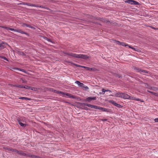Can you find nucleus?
I'll return each mask as SVG.
<instances>
[{
    "label": "nucleus",
    "mask_w": 158,
    "mask_h": 158,
    "mask_svg": "<svg viewBox=\"0 0 158 158\" xmlns=\"http://www.w3.org/2000/svg\"><path fill=\"white\" fill-rule=\"evenodd\" d=\"M64 53L66 55L71 56L75 58L82 59L85 60H88L90 58L89 56L85 55L77 54L72 53L68 52H65Z\"/></svg>",
    "instance_id": "obj_1"
},
{
    "label": "nucleus",
    "mask_w": 158,
    "mask_h": 158,
    "mask_svg": "<svg viewBox=\"0 0 158 158\" xmlns=\"http://www.w3.org/2000/svg\"><path fill=\"white\" fill-rule=\"evenodd\" d=\"M115 41V42L118 44V45H121L123 46H128L129 48H130L133 50H135V51H138V49H136L135 48H134V47H131V46L128 45V44H126L125 43H122V42H120V41H117L116 40H114Z\"/></svg>",
    "instance_id": "obj_2"
},
{
    "label": "nucleus",
    "mask_w": 158,
    "mask_h": 158,
    "mask_svg": "<svg viewBox=\"0 0 158 158\" xmlns=\"http://www.w3.org/2000/svg\"><path fill=\"white\" fill-rule=\"evenodd\" d=\"M122 98H123L125 99H131V100H136L137 101H139V99H136V98L135 97H131L130 95H128L127 94L122 93Z\"/></svg>",
    "instance_id": "obj_3"
},
{
    "label": "nucleus",
    "mask_w": 158,
    "mask_h": 158,
    "mask_svg": "<svg viewBox=\"0 0 158 158\" xmlns=\"http://www.w3.org/2000/svg\"><path fill=\"white\" fill-rule=\"evenodd\" d=\"M93 108L96 109H98L100 110H101L102 111L104 112H110V110L107 108H103L100 106H96L94 105Z\"/></svg>",
    "instance_id": "obj_4"
},
{
    "label": "nucleus",
    "mask_w": 158,
    "mask_h": 158,
    "mask_svg": "<svg viewBox=\"0 0 158 158\" xmlns=\"http://www.w3.org/2000/svg\"><path fill=\"white\" fill-rule=\"evenodd\" d=\"M11 30L10 31H15V32H18L19 33H20L22 34H25L27 35L28 36H29V35L28 34V33L23 31L22 30H21V29H14V28H11Z\"/></svg>",
    "instance_id": "obj_5"
},
{
    "label": "nucleus",
    "mask_w": 158,
    "mask_h": 158,
    "mask_svg": "<svg viewBox=\"0 0 158 158\" xmlns=\"http://www.w3.org/2000/svg\"><path fill=\"white\" fill-rule=\"evenodd\" d=\"M78 104L81 106H87L89 107H91V108H93L94 105H92L91 104L82 103V102H79Z\"/></svg>",
    "instance_id": "obj_6"
},
{
    "label": "nucleus",
    "mask_w": 158,
    "mask_h": 158,
    "mask_svg": "<svg viewBox=\"0 0 158 158\" xmlns=\"http://www.w3.org/2000/svg\"><path fill=\"white\" fill-rule=\"evenodd\" d=\"M96 97H88L85 99V101L87 102H90L93 100H96Z\"/></svg>",
    "instance_id": "obj_7"
},
{
    "label": "nucleus",
    "mask_w": 158,
    "mask_h": 158,
    "mask_svg": "<svg viewBox=\"0 0 158 158\" xmlns=\"http://www.w3.org/2000/svg\"><path fill=\"white\" fill-rule=\"evenodd\" d=\"M16 153H18L21 156H25L27 157L28 154L24 153L22 151H18L17 150Z\"/></svg>",
    "instance_id": "obj_8"
},
{
    "label": "nucleus",
    "mask_w": 158,
    "mask_h": 158,
    "mask_svg": "<svg viewBox=\"0 0 158 158\" xmlns=\"http://www.w3.org/2000/svg\"><path fill=\"white\" fill-rule=\"evenodd\" d=\"M110 102L112 103L113 105H114L115 106H117L118 108H121L122 107V106L120 104H117V103L115 102L113 100H110Z\"/></svg>",
    "instance_id": "obj_9"
},
{
    "label": "nucleus",
    "mask_w": 158,
    "mask_h": 158,
    "mask_svg": "<svg viewBox=\"0 0 158 158\" xmlns=\"http://www.w3.org/2000/svg\"><path fill=\"white\" fill-rule=\"evenodd\" d=\"M23 5H27L28 6H34V7H37L38 6V5H35L34 4H31L30 3H26V2H23Z\"/></svg>",
    "instance_id": "obj_10"
},
{
    "label": "nucleus",
    "mask_w": 158,
    "mask_h": 158,
    "mask_svg": "<svg viewBox=\"0 0 158 158\" xmlns=\"http://www.w3.org/2000/svg\"><path fill=\"white\" fill-rule=\"evenodd\" d=\"M134 69H135V70L137 71L138 72H142V73H148V72L147 71H145V70H143L140 69H139L137 67H135L134 68Z\"/></svg>",
    "instance_id": "obj_11"
},
{
    "label": "nucleus",
    "mask_w": 158,
    "mask_h": 158,
    "mask_svg": "<svg viewBox=\"0 0 158 158\" xmlns=\"http://www.w3.org/2000/svg\"><path fill=\"white\" fill-rule=\"evenodd\" d=\"M7 45L6 43L4 42L0 43V48L1 49H3L4 48L6 47Z\"/></svg>",
    "instance_id": "obj_12"
},
{
    "label": "nucleus",
    "mask_w": 158,
    "mask_h": 158,
    "mask_svg": "<svg viewBox=\"0 0 158 158\" xmlns=\"http://www.w3.org/2000/svg\"><path fill=\"white\" fill-rule=\"evenodd\" d=\"M66 96H68V97H69L70 98H72V99H75V97L74 96H73L72 94H70L69 93H65V94Z\"/></svg>",
    "instance_id": "obj_13"
},
{
    "label": "nucleus",
    "mask_w": 158,
    "mask_h": 158,
    "mask_svg": "<svg viewBox=\"0 0 158 158\" xmlns=\"http://www.w3.org/2000/svg\"><path fill=\"white\" fill-rule=\"evenodd\" d=\"M28 156L27 157H30L32 158H43L42 157H41L39 156L34 155H32L30 154H28Z\"/></svg>",
    "instance_id": "obj_14"
},
{
    "label": "nucleus",
    "mask_w": 158,
    "mask_h": 158,
    "mask_svg": "<svg viewBox=\"0 0 158 158\" xmlns=\"http://www.w3.org/2000/svg\"><path fill=\"white\" fill-rule=\"evenodd\" d=\"M92 17L91 18V19L99 20L100 21H102V19H103V18H100L98 17H94L93 16H92Z\"/></svg>",
    "instance_id": "obj_15"
},
{
    "label": "nucleus",
    "mask_w": 158,
    "mask_h": 158,
    "mask_svg": "<svg viewBox=\"0 0 158 158\" xmlns=\"http://www.w3.org/2000/svg\"><path fill=\"white\" fill-rule=\"evenodd\" d=\"M122 93H120V92H118V93H116L115 94V96L116 97L122 98Z\"/></svg>",
    "instance_id": "obj_16"
},
{
    "label": "nucleus",
    "mask_w": 158,
    "mask_h": 158,
    "mask_svg": "<svg viewBox=\"0 0 158 158\" xmlns=\"http://www.w3.org/2000/svg\"><path fill=\"white\" fill-rule=\"evenodd\" d=\"M6 149L8 151H11L12 152H14L15 153H16L17 151V150L15 149H13L11 148H7Z\"/></svg>",
    "instance_id": "obj_17"
},
{
    "label": "nucleus",
    "mask_w": 158,
    "mask_h": 158,
    "mask_svg": "<svg viewBox=\"0 0 158 158\" xmlns=\"http://www.w3.org/2000/svg\"><path fill=\"white\" fill-rule=\"evenodd\" d=\"M101 21L104 23L107 24L108 25H110L111 24V23L109 21L104 19L103 18V19H102V21Z\"/></svg>",
    "instance_id": "obj_18"
},
{
    "label": "nucleus",
    "mask_w": 158,
    "mask_h": 158,
    "mask_svg": "<svg viewBox=\"0 0 158 158\" xmlns=\"http://www.w3.org/2000/svg\"><path fill=\"white\" fill-rule=\"evenodd\" d=\"M75 83L77 84L78 86L81 87L83 86L84 85L83 83H81L78 81H76Z\"/></svg>",
    "instance_id": "obj_19"
},
{
    "label": "nucleus",
    "mask_w": 158,
    "mask_h": 158,
    "mask_svg": "<svg viewBox=\"0 0 158 158\" xmlns=\"http://www.w3.org/2000/svg\"><path fill=\"white\" fill-rule=\"evenodd\" d=\"M133 0H126L125 1V3L130 4L131 5H132Z\"/></svg>",
    "instance_id": "obj_20"
},
{
    "label": "nucleus",
    "mask_w": 158,
    "mask_h": 158,
    "mask_svg": "<svg viewBox=\"0 0 158 158\" xmlns=\"http://www.w3.org/2000/svg\"><path fill=\"white\" fill-rule=\"evenodd\" d=\"M86 69L89 71H95L96 70V69L95 68H91L89 67H87Z\"/></svg>",
    "instance_id": "obj_21"
},
{
    "label": "nucleus",
    "mask_w": 158,
    "mask_h": 158,
    "mask_svg": "<svg viewBox=\"0 0 158 158\" xmlns=\"http://www.w3.org/2000/svg\"><path fill=\"white\" fill-rule=\"evenodd\" d=\"M13 86L14 87L23 88V85H13Z\"/></svg>",
    "instance_id": "obj_22"
},
{
    "label": "nucleus",
    "mask_w": 158,
    "mask_h": 158,
    "mask_svg": "<svg viewBox=\"0 0 158 158\" xmlns=\"http://www.w3.org/2000/svg\"><path fill=\"white\" fill-rule=\"evenodd\" d=\"M12 69L15 70H19L21 71L22 72H24V70L23 69H19V68H12Z\"/></svg>",
    "instance_id": "obj_23"
},
{
    "label": "nucleus",
    "mask_w": 158,
    "mask_h": 158,
    "mask_svg": "<svg viewBox=\"0 0 158 158\" xmlns=\"http://www.w3.org/2000/svg\"><path fill=\"white\" fill-rule=\"evenodd\" d=\"M18 53L19 55L23 56H26V55L22 51H18Z\"/></svg>",
    "instance_id": "obj_24"
},
{
    "label": "nucleus",
    "mask_w": 158,
    "mask_h": 158,
    "mask_svg": "<svg viewBox=\"0 0 158 158\" xmlns=\"http://www.w3.org/2000/svg\"><path fill=\"white\" fill-rule=\"evenodd\" d=\"M38 5V6H37V7H39L42 8H44L47 9L48 10H51V9H50L48 8L47 7H45L44 6H41V5L40 6L39 5Z\"/></svg>",
    "instance_id": "obj_25"
},
{
    "label": "nucleus",
    "mask_w": 158,
    "mask_h": 158,
    "mask_svg": "<svg viewBox=\"0 0 158 158\" xmlns=\"http://www.w3.org/2000/svg\"><path fill=\"white\" fill-rule=\"evenodd\" d=\"M20 99H21L22 100H31V99L30 98H28L26 97H21L19 98Z\"/></svg>",
    "instance_id": "obj_26"
},
{
    "label": "nucleus",
    "mask_w": 158,
    "mask_h": 158,
    "mask_svg": "<svg viewBox=\"0 0 158 158\" xmlns=\"http://www.w3.org/2000/svg\"><path fill=\"white\" fill-rule=\"evenodd\" d=\"M149 93H150L152 94H153L155 96H157L158 97V94L156 93H155V92H152V91L149 90Z\"/></svg>",
    "instance_id": "obj_27"
},
{
    "label": "nucleus",
    "mask_w": 158,
    "mask_h": 158,
    "mask_svg": "<svg viewBox=\"0 0 158 158\" xmlns=\"http://www.w3.org/2000/svg\"><path fill=\"white\" fill-rule=\"evenodd\" d=\"M31 87L28 86V85H25V86H23V88H25L27 89L31 90Z\"/></svg>",
    "instance_id": "obj_28"
},
{
    "label": "nucleus",
    "mask_w": 158,
    "mask_h": 158,
    "mask_svg": "<svg viewBox=\"0 0 158 158\" xmlns=\"http://www.w3.org/2000/svg\"><path fill=\"white\" fill-rule=\"evenodd\" d=\"M156 87H152L149 86V89L156 91Z\"/></svg>",
    "instance_id": "obj_29"
},
{
    "label": "nucleus",
    "mask_w": 158,
    "mask_h": 158,
    "mask_svg": "<svg viewBox=\"0 0 158 158\" xmlns=\"http://www.w3.org/2000/svg\"><path fill=\"white\" fill-rule=\"evenodd\" d=\"M133 4L132 5H140V4L138 2H137V1H134L133 0Z\"/></svg>",
    "instance_id": "obj_30"
},
{
    "label": "nucleus",
    "mask_w": 158,
    "mask_h": 158,
    "mask_svg": "<svg viewBox=\"0 0 158 158\" xmlns=\"http://www.w3.org/2000/svg\"><path fill=\"white\" fill-rule=\"evenodd\" d=\"M19 124L21 126L24 127H26L27 125V124L23 123L22 122H20Z\"/></svg>",
    "instance_id": "obj_31"
},
{
    "label": "nucleus",
    "mask_w": 158,
    "mask_h": 158,
    "mask_svg": "<svg viewBox=\"0 0 158 158\" xmlns=\"http://www.w3.org/2000/svg\"><path fill=\"white\" fill-rule=\"evenodd\" d=\"M30 25L26 23H24L23 24V26L24 27H30Z\"/></svg>",
    "instance_id": "obj_32"
},
{
    "label": "nucleus",
    "mask_w": 158,
    "mask_h": 158,
    "mask_svg": "<svg viewBox=\"0 0 158 158\" xmlns=\"http://www.w3.org/2000/svg\"><path fill=\"white\" fill-rule=\"evenodd\" d=\"M0 58L2 59H3L4 60H6L7 61H8V59L7 58H6V57H4V56H0Z\"/></svg>",
    "instance_id": "obj_33"
},
{
    "label": "nucleus",
    "mask_w": 158,
    "mask_h": 158,
    "mask_svg": "<svg viewBox=\"0 0 158 158\" xmlns=\"http://www.w3.org/2000/svg\"><path fill=\"white\" fill-rule=\"evenodd\" d=\"M90 22L91 23H94L95 24H97V25H99L100 26H102L101 24L100 23H98L96 22H94V21H90Z\"/></svg>",
    "instance_id": "obj_34"
},
{
    "label": "nucleus",
    "mask_w": 158,
    "mask_h": 158,
    "mask_svg": "<svg viewBox=\"0 0 158 158\" xmlns=\"http://www.w3.org/2000/svg\"><path fill=\"white\" fill-rule=\"evenodd\" d=\"M31 90L34 91H36L37 90V88L31 87Z\"/></svg>",
    "instance_id": "obj_35"
},
{
    "label": "nucleus",
    "mask_w": 158,
    "mask_h": 158,
    "mask_svg": "<svg viewBox=\"0 0 158 158\" xmlns=\"http://www.w3.org/2000/svg\"><path fill=\"white\" fill-rule=\"evenodd\" d=\"M82 87H83V89H84L85 90H87V89H89V87L87 86H82Z\"/></svg>",
    "instance_id": "obj_36"
},
{
    "label": "nucleus",
    "mask_w": 158,
    "mask_h": 158,
    "mask_svg": "<svg viewBox=\"0 0 158 158\" xmlns=\"http://www.w3.org/2000/svg\"><path fill=\"white\" fill-rule=\"evenodd\" d=\"M3 28H5L7 30H11V28H10V27H3Z\"/></svg>",
    "instance_id": "obj_37"
},
{
    "label": "nucleus",
    "mask_w": 158,
    "mask_h": 158,
    "mask_svg": "<svg viewBox=\"0 0 158 158\" xmlns=\"http://www.w3.org/2000/svg\"><path fill=\"white\" fill-rule=\"evenodd\" d=\"M149 27H150L153 29H154V30H157L158 29V28H156L155 27H154L153 26H150V25H149Z\"/></svg>",
    "instance_id": "obj_38"
},
{
    "label": "nucleus",
    "mask_w": 158,
    "mask_h": 158,
    "mask_svg": "<svg viewBox=\"0 0 158 158\" xmlns=\"http://www.w3.org/2000/svg\"><path fill=\"white\" fill-rule=\"evenodd\" d=\"M114 76H115L116 77H118V78H120V77H121V76L120 75H118V74H114Z\"/></svg>",
    "instance_id": "obj_39"
},
{
    "label": "nucleus",
    "mask_w": 158,
    "mask_h": 158,
    "mask_svg": "<svg viewBox=\"0 0 158 158\" xmlns=\"http://www.w3.org/2000/svg\"><path fill=\"white\" fill-rule=\"evenodd\" d=\"M82 109H83V110H89V109L87 107H84L83 108H81Z\"/></svg>",
    "instance_id": "obj_40"
},
{
    "label": "nucleus",
    "mask_w": 158,
    "mask_h": 158,
    "mask_svg": "<svg viewBox=\"0 0 158 158\" xmlns=\"http://www.w3.org/2000/svg\"><path fill=\"white\" fill-rule=\"evenodd\" d=\"M65 93H64L63 92H62V91H60L59 94H61L62 95H65Z\"/></svg>",
    "instance_id": "obj_41"
},
{
    "label": "nucleus",
    "mask_w": 158,
    "mask_h": 158,
    "mask_svg": "<svg viewBox=\"0 0 158 158\" xmlns=\"http://www.w3.org/2000/svg\"><path fill=\"white\" fill-rule=\"evenodd\" d=\"M53 40H47V41H48V43H53Z\"/></svg>",
    "instance_id": "obj_42"
},
{
    "label": "nucleus",
    "mask_w": 158,
    "mask_h": 158,
    "mask_svg": "<svg viewBox=\"0 0 158 158\" xmlns=\"http://www.w3.org/2000/svg\"><path fill=\"white\" fill-rule=\"evenodd\" d=\"M59 92H60V91H59V90H54V92L56 93V94H59Z\"/></svg>",
    "instance_id": "obj_43"
},
{
    "label": "nucleus",
    "mask_w": 158,
    "mask_h": 158,
    "mask_svg": "<svg viewBox=\"0 0 158 158\" xmlns=\"http://www.w3.org/2000/svg\"><path fill=\"white\" fill-rule=\"evenodd\" d=\"M17 119L18 122L19 124L20 122H21V121L19 118H17Z\"/></svg>",
    "instance_id": "obj_44"
},
{
    "label": "nucleus",
    "mask_w": 158,
    "mask_h": 158,
    "mask_svg": "<svg viewBox=\"0 0 158 158\" xmlns=\"http://www.w3.org/2000/svg\"><path fill=\"white\" fill-rule=\"evenodd\" d=\"M74 65L77 67H81V65L77 64H74Z\"/></svg>",
    "instance_id": "obj_45"
},
{
    "label": "nucleus",
    "mask_w": 158,
    "mask_h": 158,
    "mask_svg": "<svg viewBox=\"0 0 158 158\" xmlns=\"http://www.w3.org/2000/svg\"><path fill=\"white\" fill-rule=\"evenodd\" d=\"M30 27L29 28H30L33 29L35 30V27H34L33 26H32L31 25L30 26Z\"/></svg>",
    "instance_id": "obj_46"
},
{
    "label": "nucleus",
    "mask_w": 158,
    "mask_h": 158,
    "mask_svg": "<svg viewBox=\"0 0 158 158\" xmlns=\"http://www.w3.org/2000/svg\"><path fill=\"white\" fill-rule=\"evenodd\" d=\"M154 121L156 122H158V118H156L154 119Z\"/></svg>",
    "instance_id": "obj_47"
},
{
    "label": "nucleus",
    "mask_w": 158,
    "mask_h": 158,
    "mask_svg": "<svg viewBox=\"0 0 158 158\" xmlns=\"http://www.w3.org/2000/svg\"><path fill=\"white\" fill-rule=\"evenodd\" d=\"M81 68H85V69H86L87 67H85V66L81 65Z\"/></svg>",
    "instance_id": "obj_48"
},
{
    "label": "nucleus",
    "mask_w": 158,
    "mask_h": 158,
    "mask_svg": "<svg viewBox=\"0 0 158 158\" xmlns=\"http://www.w3.org/2000/svg\"><path fill=\"white\" fill-rule=\"evenodd\" d=\"M105 90L104 89H102V92L105 93Z\"/></svg>",
    "instance_id": "obj_49"
},
{
    "label": "nucleus",
    "mask_w": 158,
    "mask_h": 158,
    "mask_svg": "<svg viewBox=\"0 0 158 158\" xmlns=\"http://www.w3.org/2000/svg\"><path fill=\"white\" fill-rule=\"evenodd\" d=\"M105 92H107V91H109V92H111V91L110 90H109L108 89H107V90H105Z\"/></svg>",
    "instance_id": "obj_50"
},
{
    "label": "nucleus",
    "mask_w": 158,
    "mask_h": 158,
    "mask_svg": "<svg viewBox=\"0 0 158 158\" xmlns=\"http://www.w3.org/2000/svg\"><path fill=\"white\" fill-rule=\"evenodd\" d=\"M99 94H104V93H103V92H100Z\"/></svg>",
    "instance_id": "obj_51"
},
{
    "label": "nucleus",
    "mask_w": 158,
    "mask_h": 158,
    "mask_svg": "<svg viewBox=\"0 0 158 158\" xmlns=\"http://www.w3.org/2000/svg\"><path fill=\"white\" fill-rule=\"evenodd\" d=\"M107 120V119H104L102 120V121H106Z\"/></svg>",
    "instance_id": "obj_52"
},
{
    "label": "nucleus",
    "mask_w": 158,
    "mask_h": 158,
    "mask_svg": "<svg viewBox=\"0 0 158 158\" xmlns=\"http://www.w3.org/2000/svg\"><path fill=\"white\" fill-rule=\"evenodd\" d=\"M22 3H18V5H23Z\"/></svg>",
    "instance_id": "obj_53"
},
{
    "label": "nucleus",
    "mask_w": 158,
    "mask_h": 158,
    "mask_svg": "<svg viewBox=\"0 0 158 158\" xmlns=\"http://www.w3.org/2000/svg\"><path fill=\"white\" fill-rule=\"evenodd\" d=\"M156 91H158V88H157V87L156 88Z\"/></svg>",
    "instance_id": "obj_54"
},
{
    "label": "nucleus",
    "mask_w": 158,
    "mask_h": 158,
    "mask_svg": "<svg viewBox=\"0 0 158 158\" xmlns=\"http://www.w3.org/2000/svg\"><path fill=\"white\" fill-rule=\"evenodd\" d=\"M45 40H49V39H48V38H46V39Z\"/></svg>",
    "instance_id": "obj_55"
},
{
    "label": "nucleus",
    "mask_w": 158,
    "mask_h": 158,
    "mask_svg": "<svg viewBox=\"0 0 158 158\" xmlns=\"http://www.w3.org/2000/svg\"><path fill=\"white\" fill-rule=\"evenodd\" d=\"M49 45H52V44H49Z\"/></svg>",
    "instance_id": "obj_56"
},
{
    "label": "nucleus",
    "mask_w": 158,
    "mask_h": 158,
    "mask_svg": "<svg viewBox=\"0 0 158 158\" xmlns=\"http://www.w3.org/2000/svg\"><path fill=\"white\" fill-rule=\"evenodd\" d=\"M24 82H25L24 81H23V83H24Z\"/></svg>",
    "instance_id": "obj_57"
},
{
    "label": "nucleus",
    "mask_w": 158,
    "mask_h": 158,
    "mask_svg": "<svg viewBox=\"0 0 158 158\" xmlns=\"http://www.w3.org/2000/svg\"><path fill=\"white\" fill-rule=\"evenodd\" d=\"M150 54H151V53H148L149 55Z\"/></svg>",
    "instance_id": "obj_58"
}]
</instances>
